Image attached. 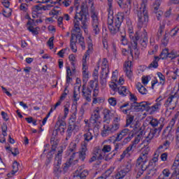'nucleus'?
<instances>
[{"label":"nucleus","mask_w":179,"mask_h":179,"mask_svg":"<svg viewBox=\"0 0 179 179\" xmlns=\"http://www.w3.org/2000/svg\"><path fill=\"white\" fill-rule=\"evenodd\" d=\"M131 169H132V164L129 162H127L125 165L124 171L127 173H129V171H131Z\"/></svg>","instance_id":"nucleus-62"},{"label":"nucleus","mask_w":179,"mask_h":179,"mask_svg":"<svg viewBox=\"0 0 179 179\" xmlns=\"http://www.w3.org/2000/svg\"><path fill=\"white\" fill-rule=\"evenodd\" d=\"M87 176H89V171L86 169L83 170L82 166H80L76 171L73 179H86Z\"/></svg>","instance_id":"nucleus-19"},{"label":"nucleus","mask_w":179,"mask_h":179,"mask_svg":"<svg viewBox=\"0 0 179 179\" xmlns=\"http://www.w3.org/2000/svg\"><path fill=\"white\" fill-rule=\"evenodd\" d=\"M138 17V26L142 27L143 24H146L149 22V14L148 13V8L143 7L137 8L135 11Z\"/></svg>","instance_id":"nucleus-7"},{"label":"nucleus","mask_w":179,"mask_h":179,"mask_svg":"<svg viewBox=\"0 0 179 179\" xmlns=\"http://www.w3.org/2000/svg\"><path fill=\"white\" fill-rule=\"evenodd\" d=\"M130 127L132 128V132H139L141 131V122L138 120H135V116L133 115H127L126 117L125 127Z\"/></svg>","instance_id":"nucleus-10"},{"label":"nucleus","mask_w":179,"mask_h":179,"mask_svg":"<svg viewBox=\"0 0 179 179\" xmlns=\"http://www.w3.org/2000/svg\"><path fill=\"white\" fill-rule=\"evenodd\" d=\"M76 120L75 118H70L69 122V127L67 129V134H69V136H72V132L75 131L78 128V126L76 125V122H75Z\"/></svg>","instance_id":"nucleus-24"},{"label":"nucleus","mask_w":179,"mask_h":179,"mask_svg":"<svg viewBox=\"0 0 179 179\" xmlns=\"http://www.w3.org/2000/svg\"><path fill=\"white\" fill-rule=\"evenodd\" d=\"M12 15V10L9 8L7 7L6 9L3 10V15L4 17H10Z\"/></svg>","instance_id":"nucleus-45"},{"label":"nucleus","mask_w":179,"mask_h":179,"mask_svg":"<svg viewBox=\"0 0 179 179\" xmlns=\"http://www.w3.org/2000/svg\"><path fill=\"white\" fill-rule=\"evenodd\" d=\"M136 87L141 94H148V90L144 86H143L142 83H137Z\"/></svg>","instance_id":"nucleus-34"},{"label":"nucleus","mask_w":179,"mask_h":179,"mask_svg":"<svg viewBox=\"0 0 179 179\" xmlns=\"http://www.w3.org/2000/svg\"><path fill=\"white\" fill-rule=\"evenodd\" d=\"M101 150H102V153H103V156H105V157H107L106 153L111 152V145H103V148H102Z\"/></svg>","instance_id":"nucleus-42"},{"label":"nucleus","mask_w":179,"mask_h":179,"mask_svg":"<svg viewBox=\"0 0 179 179\" xmlns=\"http://www.w3.org/2000/svg\"><path fill=\"white\" fill-rule=\"evenodd\" d=\"M129 134V130L128 129H122L120 133L117 134V136L115 139V142H120L122 141L123 138H125L127 135Z\"/></svg>","instance_id":"nucleus-25"},{"label":"nucleus","mask_w":179,"mask_h":179,"mask_svg":"<svg viewBox=\"0 0 179 179\" xmlns=\"http://www.w3.org/2000/svg\"><path fill=\"white\" fill-rule=\"evenodd\" d=\"M177 57H179L178 55L176 54V52L172 51L170 53L168 52V58H171V59H174L175 58H177Z\"/></svg>","instance_id":"nucleus-58"},{"label":"nucleus","mask_w":179,"mask_h":179,"mask_svg":"<svg viewBox=\"0 0 179 179\" xmlns=\"http://www.w3.org/2000/svg\"><path fill=\"white\" fill-rule=\"evenodd\" d=\"M69 93V90H68V87H66L64 91V93L60 96V100L64 101V100H65Z\"/></svg>","instance_id":"nucleus-53"},{"label":"nucleus","mask_w":179,"mask_h":179,"mask_svg":"<svg viewBox=\"0 0 179 179\" xmlns=\"http://www.w3.org/2000/svg\"><path fill=\"white\" fill-rule=\"evenodd\" d=\"M70 47L73 52H76L78 51V48L76 47V39H75V36L71 35L70 40Z\"/></svg>","instance_id":"nucleus-36"},{"label":"nucleus","mask_w":179,"mask_h":179,"mask_svg":"<svg viewBox=\"0 0 179 179\" xmlns=\"http://www.w3.org/2000/svg\"><path fill=\"white\" fill-rule=\"evenodd\" d=\"M160 61V57L158 56H155L154 57L153 61L148 66V69H156L159 66V62Z\"/></svg>","instance_id":"nucleus-32"},{"label":"nucleus","mask_w":179,"mask_h":179,"mask_svg":"<svg viewBox=\"0 0 179 179\" xmlns=\"http://www.w3.org/2000/svg\"><path fill=\"white\" fill-rule=\"evenodd\" d=\"M158 161H159V153L156 152L154 155V157L150 162L149 166H152L153 163H157Z\"/></svg>","instance_id":"nucleus-51"},{"label":"nucleus","mask_w":179,"mask_h":179,"mask_svg":"<svg viewBox=\"0 0 179 179\" xmlns=\"http://www.w3.org/2000/svg\"><path fill=\"white\" fill-rule=\"evenodd\" d=\"M164 121H166V119L164 117H162L159 118V120H157V118H152L150 121L149 124L152 127V129H156L158 131V134H160L162 132V129L164 127Z\"/></svg>","instance_id":"nucleus-12"},{"label":"nucleus","mask_w":179,"mask_h":179,"mask_svg":"<svg viewBox=\"0 0 179 179\" xmlns=\"http://www.w3.org/2000/svg\"><path fill=\"white\" fill-rule=\"evenodd\" d=\"M69 59L71 62V64L73 66H75L76 64V57L73 54H71L69 56Z\"/></svg>","instance_id":"nucleus-52"},{"label":"nucleus","mask_w":179,"mask_h":179,"mask_svg":"<svg viewBox=\"0 0 179 179\" xmlns=\"http://www.w3.org/2000/svg\"><path fill=\"white\" fill-rule=\"evenodd\" d=\"M131 153L127 152L125 150L123 151L122 154L120 155V160H122L125 157H129Z\"/></svg>","instance_id":"nucleus-63"},{"label":"nucleus","mask_w":179,"mask_h":179,"mask_svg":"<svg viewBox=\"0 0 179 179\" xmlns=\"http://www.w3.org/2000/svg\"><path fill=\"white\" fill-rule=\"evenodd\" d=\"M141 139H142V134H138L134 140L132 141V143L130 144L134 149H136V145L141 142Z\"/></svg>","instance_id":"nucleus-38"},{"label":"nucleus","mask_w":179,"mask_h":179,"mask_svg":"<svg viewBox=\"0 0 179 179\" xmlns=\"http://www.w3.org/2000/svg\"><path fill=\"white\" fill-rule=\"evenodd\" d=\"M50 143L52 145V148L50 151V155H52V152H55L57 150V146H58V140L55 139L54 137H52L50 139Z\"/></svg>","instance_id":"nucleus-35"},{"label":"nucleus","mask_w":179,"mask_h":179,"mask_svg":"<svg viewBox=\"0 0 179 179\" xmlns=\"http://www.w3.org/2000/svg\"><path fill=\"white\" fill-rule=\"evenodd\" d=\"M117 92L119 93V94L120 96L125 97V96H127V94H128L129 93V90H128V89H127V87L120 85L118 87Z\"/></svg>","instance_id":"nucleus-33"},{"label":"nucleus","mask_w":179,"mask_h":179,"mask_svg":"<svg viewBox=\"0 0 179 179\" xmlns=\"http://www.w3.org/2000/svg\"><path fill=\"white\" fill-rule=\"evenodd\" d=\"M120 129V124H114L113 123L110 125L104 124L103 130L101 132L102 136H108L110 134H114V132H117Z\"/></svg>","instance_id":"nucleus-14"},{"label":"nucleus","mask_w":179,"mask_h":179,"mask_svg":"<svg viewBox=\"0 0 179 179\" xmlns=\"http://www.w3.org/2000/svg\"><path fill=\"white\" fill-rule=\"evenodd\" d=\"M88 50L85 54V56L83 58V71H87V62H86V58L90 55V52L93 51V42L90 38H88L87 41Z\"/></svg>","instance_id":"nucleus-16"},{"label":"nucleus","mask_w":179,"mask_h":179,"mask_svg":"<svg viewBox=\"0 0 179 179\" xmlns=\"http://www.w3.org/2000/svg\"><path fill=\"white\" fill-rule=\"evenodd\" d=\"M125 176H127V172L125 171V169H122L117 171L115 176V178L116 179L124 178Z\"/></svg>","instance_id":"nucleus-41"},{"label":"nucleus","mask_w":179,"mask_h":179,"mask_svg":"<svg viewBox=\"0 0 179 179\" xmlns=\"http://www.w3.org/2000/svg\"><path fill=\"white\" fill-rule=\"evenodd\" d=\"M66 128V122L62 120H58L55 124V129L53 130L52 136H57L58 135V132L61 134V135H64L65 134V129Z\"/></svg>","instance_id":"nucleus-15"},{"label":"nucleus","mask_w":179,"mask_h":179,"mask_svg":"<svg viewBox=\"0 0 179 179\" xmlns=\"http://www.w3.org/2000/svg\"><path fill=\"white\" fill-rule=\"evenodd\" d=\"M101 73L102 75H108L110 72V69H108V61H107V59L104 58L102 64H101Z\"/></svg>","instance_id":"nucleus-30"},{"label":"nucleus","mask_w":179,"mask_h":179,"mask_svg":"<svg viewBox=\"0 0 179 179\" xmlns=\"http://www.w3.org/2000/svg\"><path fill=\"white\" fill-rule=\"evenodd\" d=\"M170 169H165L162 171V174H160L159 176L162 177L164 179H169V177H170Z\"/></svg>","instance_id":"nucleus-40"},{"label":"nucleus","mask_w":179,"mask_h":179,"mask_svg":"<svg viewBox=\"0 0 179 179\" xmlns=\"http://www.w3.org/2000/svg\"><path fill=\"white\" fill-rule=\"evenodd\" d=\"M20 169V164H19L17 161H15L13 163V171L11 173H9L7 174V177L10 178L13 177L16 173L19 171V169Z\"/></svg>","instance_id":"nucleus-27"},{"label":"nucleus","mask_w":179,"mask_h":179,"mask_svg":"<svg viewBox=\"0 0 179 179\" xmlns=\"http://www.w3.org/2000/svg\"><path fill=\"white\" fill-rule=\"evenodd\" d=\"M120 41L122 45H128V39L127 38V37L122 36Z\"/></svg>","instance_id":"nucleus-64"},{"label":"nucleus","mask_w":179,"mask_h":179,"mask_svg":"<svg viewBox=\"0 0 179 179\" xmlns=\"http://www.w3.org/2000/svg\"><path fill=\"white\" fill-rule=\"evenodd\" d=\"M169 55V49H164L159 56V59H166V58H168Z\"/></svg>","instance_id":"nucleus-44"},{"label":"nucleus","mask_w":179,"mask_h":179,"mask_svg":"<svg viewBox=\"0 0 179 179\" xmlns=\"http://www.w3.org/2000/svg\"><path fill=\"white\" fill-rule=\"evenodd\" d=\"M27 29L29 31H31L32 34H38V31H37V28H34L33 26V22L31 21H28L27 24Z\"/></svg>","instance_id":"nucleus-37"},{"label":"nucleus","mask_w":179,"mask_h":179,"mask_svg":"<svg viewBox=\"0 0 179 179\" xmlns=\"http://www.w3.org/2000/svg\"><path fill=\"white\" fill-rule=\"evenodd\" d=\"M178 117V115H175L174 117L171 120L166 129L164 130V131L166 130V134H168L169 132H171V129H173V128H174V125H176V122L177 121Z\"/></svg>","instance_id":"nucleus-31"},{"label":"nucleus","mask_w":179,"mask_h":179,"mask_svg":"<svg viewBox=\"0 0 179 179\" xmlns=\"http://www.w3.org/2000/svg\"><path fill=\"white\" fill-rule=\"evenodd\" d=\"M172 170V177H177L179 174V168H171Z\"/></svg>","instance_id":"nucleus-60"},{"label":"nucleus","mask_w":179,"mask_h":179,"mask_svg":"<svg viewBox=\"0 0 179 179\" xmlns=\"http://www.w3.org/2000/svg\"><path fill=\"white\" fill-rule=\"evenodd\" d=\"M157 75L158 78H159V80H160L159 83L161 85H164V82L166 81V77H164L163 73H162L161 72L157 73Z\"/></svg>","instance_id":"nucleus-50"},{"label":"nucleus","mask_w":179,"mask_h":179,"mask_svg":"<svg viewBox=\"0 0 179 179\" xmlns=\"http://www.w3.org/2000/svg\"><path fill=\"white\" fill-rule=\"evenodd\" d=\"M157 132H159V131H157V129H151L148 136L143 141V143H148V144L150 143L152 139L155 138Z\"/></svg>","instance_id":"nucleus-26"},{"label":"nucleus","mask_w":179,"mask_h":179,"mask_svg":"<svg viewBox=\"0 0 179 179\" xmlns=\"http://www.w3.org/2000/svg\"><path fill=\"white\" fill-rule=\"evenodd\" d=\"M64 20V17H59L57 19V24L59 26V27H62V29H65L64 28V22H62Z\"/></svg>","instance_id":"nucleus-61"},{"label":"nucleus","mask_w":179,"mask_h":179,"mask_svg":"<svg viewBox=\"0 0 179 179\" xmlns=\"http://www.w3.org/2000/svg\"><path fill=\"white\" fill-rule=\"evenodd\" d=\"M47 44L48 47H50V50H52V48H54V36H52L49 38Z\"/></svg>","instance_id":"nucleus-54"},{"label":"nucleus","mask_w":179,"mask_h":179,"mask_svg":"<svg viewBox=\"0 0 179 179\" xmlns=\"http://www.w3.org/2000/svg\"><path fill=\"white\" fill-rule=\"evenodd\" d=\"M88 87L93 90V97H97L99 96V81L97 80H90L89 82Z\"/></svg>","instance_id":"nucleus-21"},{"label":"nucleus","mask_w":179,"mask_h":179,"mask_svg":"<svg viewBox=\"0 0 179 179\" xmlns=\"http://www.w3.org/2000/svg\"><path fill=\"white\" fill-rule=\"evenodd\" d=\"M178 31H179V25H176L170 31L171 37H176V36H177V34L178 33Z\"/></svg>","instance_id":"nucleus-48"},{"label":"nucleus","mask_w":179,"mask_h":179,"mask_svg":"<svg viewBox=\"0 0 179 179\" xmlns=\"http://www.w3.org/2000/svg\"><path fill=\"white\" fill-rule=\"evenodd\" d=\"M74 29L72 31L71 36H74L76 43H78L83 50L86 49V43H85V38L82 36V31L80 30V22L79 21H73Z\"/></svg>","instance_id":"nucleus-5"},{"label":"nucleus","mask_w":179,"mask_h":179,"mask_svg":"<svg viewBox=\"0 0 179 179\" xmlns=\"http://www.w3.org/2000/svg\"><path fill=\"white\" fill-rule=\"evenodd\" d=\"M162 44L166 47L167 44H169V38L167 37V35H164L162 40Z\"/></svg>","instance_id":"nucleus-59"},{"label":"nucleus","mask_w":179,"mask_h":179,"mask_svg":"<svg viewBox=\"0 0 179 179\" xmlns=\"http://www.w3.org/2000/svg\"><path fill=\"white\" fill-rule=\"evenodd\" d=\"M91 19L92 33L94 34V36H97V34H100L101 25L100 24V20H99V13H97V12L93 9L91 10Z\"/></svg>","instance_id":"nucleus-9"},{"label":"nucleus","mask_w":179,"mask_h":179,"mask_svg":"<svg viewBox=\"0 0 179 179\" xmlns=\"http://www.w3.org/2000/svg\"><path fill=\"white\" fill-rule=\"evenodd\" d=\"M124 13H117L114 20V17L113 15L108 16V27L109 31L112 34H117L120 31L121 28V24L124 22Z\"/></svg>","instance_id":"nucleus-3"},{"label":"nucleus","mask_w":179,"mask_h":179,"mask_svg":"<svg viewBox=\"0 0 179 179\" xmlns=\"http://www.w3.org/2000/svg\"><path fill=\"white\" fill-rule=\"evenodd\" d=\"M103 122L109 124L111 122V110L105 108L103 110Z\"/></svg>","instance_id":"nucleus-28"},{"label":"nucleus","mask_w":179,"mask_h":179,"mask_svg":"<svg viewBox=\"0 0 179 179\" xmlns=\"http://www.w3.org/2000/svg\"><path fill=\"white\" fill-rule=\"evenodd\" d=\"M177 106L178 104V96L177 94L169 95L164 103L165 107H170V106Z\"/></svg>","instance_id":"nucleus-20"},{"label":"nucleus","mask_w":179,"mask_h":179,"mask_svg":"<svg viewBox=\"0 0 179 179\" xmlns=\"http://www.w3.org/2000/svg\"><path fill=\"white\" fill-rule=\"evenodd\" d=\"M60 13H61V8L58 6H55L50 11V15H52L53 16H57V15H59Z\"/></svg>","instance_id":"nucleus-47"},{"label":"nucleus","mask_w":179,"mask_h":179,"mask_svg":"<svg viewBox=\"0 0 179 179\" xmlns=\"http://www.w3.org/2000/svg\"><path fill=\"white\" fill-rule=\"evenodd\" d=\"M117 3L122 9H131V6H129L128 4L124 3V0H119L117 1Z\"/></svg>","instance_id":"nucleus-46"},{"label":"nucleus","mask_w":179,"mask_h":179,"mask_svg":"<svg viewBox=\"0 0 179 179\" xmlns=\"http://www.w3.org/2000/svg\"><path fill=\"white\" fill-rule=\"evenodd\" d=\"M93 155L98 160H106V162H108L113 159V156H110V154H108L106 157H105L104 154L101 149H96L94 151Z\"/></svg>","instance_id":"nucleus-18"},{"label":"nucleus","mask_w":179,"mask_h":179,"mask_svg":"<svg viewBox=\"0 0 179 179\" xmlns=\"http://www.w3.org/2000/svg\"><path fill=\"white\" fill-rule=\"evenodd\" d=\"M122 148V144L121 143H116L115 145V149L114 150L112 151V153L109 154L110 156H113V157H114V156H115V155H117V152H118V150H121Z\"/></svg>","instance_id":"nucleus-39"},{"label":"nucleus","mask_w":179,"mask_h":179,"mask_svg":"<svg viewBox=\"0 0 179 179\" xmlns=\"http://www.w3.org/2000/svg\"><path fill=\"white\" fill-rule=\"evenodd\" d=\"M143 147L141 148L142 152L139 157L136 160V171H137V176L136 178H139L143 174L145 171H146L148 169V165H146V163H148V155H149V152H150V148L149 147V144L148 143H141L139 145L140 146H142L143 145Z\"/></svg>","instance_id":"nucleus-1"},{"label":"nucleus","mask_w":179,"mask_h":179,"mask_svg":"<svg viewBox=\"0 0 179 179\" xmlns=\"http://www.w3.org/2000/svg\"><path fill=\"white\" fill-rule=\"evenodd\" d=\"M101 111V108L96 107L94 110L91 118H90V123L92 124V126L94 127V128H99L100 125V118H101V116H100V112Z\"/></svg>","instance_id":"nucleus-13"},{"label":"nucleus","mask_w":179,"mask_h":179,"mask_svg":"<svg viewBox=\"0 0 179 179\" xmlns=\"http://www.w3.org/2000/svg\"><path fill=\"white\" fill-rule=\"evenodd\" d=\"M85 141L81 143V150L78 152L79 159L82 160V162H85L86 159V152L87 151V142H90L92 139H93V134L89 130L84 135Z\"/></svg>","instance_id":"nucleus-8"},{"label":"nucleus","mask_w":179,"mask_h":179,"mask_svg":"<svg viewBox=\"0 0 179 179\" xmlns=\"http://www.w3.org/2000/svg\"><path fill=\"white\" fill-rule=\"evenodd\" d=\"M107 76H108V75L101 73L100 77L101 86L106 87V85H107Z\"/></svg>","instance_id":"nucleus-43"},{"label":"nucleus","mask_w":179,"mask_h":179,"mask_svg":"<svg viewBox=\"0 0 179 179\" xmlns=\"http://www.w3.org/2000/svg\"><path fill=\"white\" fill-rule=\"evenodd\" d=\"M87 5L86 3L83 2L81 4V10L79 13H76L74 16V22H81V27L85 31H86V29H87V26H89V22L87 20Z\"/></svg>","instance_id":"nucleus-4"},{"label":"nucleus","mask_w":179,"mask_h":179,"mask_svg":"<svg viewBox=\"0 0 179 179\" xmlns=\"http://www.w3.org/2000/svg\"><path fill=\"white\" fill-rule=\"evenodd\" d=\"M157 50H159V45H155L152 49L148 51V54L150 55H153V54H156V52H157Z\"/></svg>","instance_id":"nucleus-56"},{"label":"nucleus","mask_w":179,"mask_h":179,"mask_svg":"<svg viewBox=\"0 0 179 179\" xmlns=\"http://www.w3.org/2000/svg\"><path fill=\"white\" fill-rule=\"evenodd\" d=\"M108 103L113 107H115L117 106V99L114 97H111L108 99Z\"/></svg>","instance_id":"nucleus-55"},{"label":"nucleus","mask_w":179,"mask_h":179,"mask_svg":"<svg viewBox=\"0 0 179 179\" xmlns=\"http://www.w3.org/2000/svg\"><path fill=\"white\" fill-rule=\"evenodd\" d=\"M109 87L112 90H113V92H118V87H120V86H118L117 83H114V81L110 83Z\"/></svg>","instance_id":"nucleus-49"},{"label":"nucleus","mask_w":179,"mask_h":179,"mask_svg":"<svg viewBox=\"0 0 179 179\" xmlns=\"http://www.w3.org/2000/svg\"><path fill=\"white\" fill-rule=\"evenodd\" d=\"M62 153H64V150L60 148L58 150L57 154L55 157L54 162V173L56 174H61V164L62 163Z\"/></svg>","instance_id":"nucleus-11"},{"label":"nucleus","mask_w":179,"mask_h":179,"mask_svg":"<svg viewBox=\"0 0 179 179\" xmlns=\"http://www.w3.org/2000/svg\"><path fill=\"white\" fill-rule=\"evenodd\" d=\"M156 103L152 106L150 102L148 101H142L140 103L134 102L131 104V108H134L135 111L137 113L138 111H150V114H154V113H157L160 111V108H162L163 101V97L159 96L156 99Z\"/></svg>","instance_id":"nucleus-2"},{"label":"nucleus","mask_w":179,"mask_h":179,"mask_svg":"<svg viewBox=\"0 0 179 179\" xmlns=\"http://www.w3.org/2000/svg\"><path fill=\"white\" fill-rule=\"evenodd\" d=\"M78 150V145L75 142H71L67 150L66 151V156H71V153L76 152Z\"/></svg>","instance_id":"nucleus-29"},{"label":"nucleus","mask_w":179,"mask_h":179,"mask_svg":"<svg viewBox=\"0 0 179 179\" xmlns=\"http://www.w3.org/2000/svg\"><path fill=\"white\" fill-rule=\"evenodd\" d=\"M127 24L129 31V37L131 41V48L135 50V54L138 55V40H139V34L138 32L136 34L134 33V27H132V22L131 20H127Z\"/></svg>","instance_id":"nucleus-6"},{"label":"nucleus","mask_w":179,"mask_h":179,"mask_svg":"<svg viewBox=\"0 0 179 179\" xmlns=\"http://www.w3.org/2000/svg\"><path fill=\"white\" fill-rule=\"evenodd\" d=\"M162 137L165 138L166 141L163 143L162 145H164V149L165 150H167L170 148V145H171V141L174 139V136L171 134V132L168 131L167 130H164L162 132Z\"/></svg>","instance_id":"nucleus-17"},{"label":"nucleus","mask_w":179,"mask_h":179,"mask_svg":"<svg viewBox=\"0 0 179 179\" xmlns=\"http://www.w3.org/2000/svg\"><path fill=\"white\" fill-rule=\"evenodd\" d=\"M83 96L87 101H92V89L86 87V85H83Z\"/></svg>","instance_id":"nucleus-23"},{"label":"nucleus","mask_w":179,"mask_h":179,"mask_svg":"<svg viewBox=\"0 0 179 179\" xmlns=\"http://www.w3.org/2000/svg\"><path fill=\"white\" fill-rule=\"evenodd\" d=\"M124 72L126 73V76H127V78H129V79H131V78H132V70L131 69V68L124 69Z\"/></svg>","instance_id":"nucleus-57"},{"label":"nucleus","mask_w":179,"mask_h":179,"mask_svg":"<svg viewBox=\"0 0 179 179\" xmlns=\"http://www.w3.org/2000/svg\"><path fill=\"white\" fill-rule=\"evenodd\" d=\"M138 44L143 47V48H146L148 47V33L144 31L143 34L138 36V40L137 41V47H138Z\"/></svg>","instance_id":"nucleus-22"}]
</instances>
